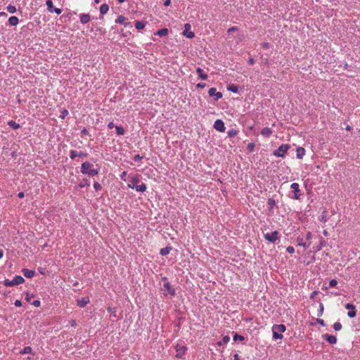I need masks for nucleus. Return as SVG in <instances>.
<instances>
[{"mask_svg": "<svg viewBox=\"0 0 360 360\" xmlns=\"http://www.w3.org/2000/svg\"><path fill=\"white\" fill-rule=\"evenodd\" d=\"M96 168L93 164L89 162H84L82 164L80 167V172L82 174L87 175L89 177H93L99 174L101 167L98 165H96Z\"/></svg>", "mask_w": 360, "mask_h": 360, "instance_id": "f257e3e1", "label": "nucleus"}, {"mask_svg": "<svg viewBox=\"0 0 360 360\" xmlns=\"http://www.w3.org/2000/svg\"><path fill=\"white\" fill-rule=\"evenodd\" d=\"M140 179L139 176L134 175L131 176L130 184H128V187L136 189L138 192H144L146 190V185L143 183L139 184Z\"/></svg>", "mask_w": 360, "mask_h": 360, "instance_id": "f03ea898", "label": "nucleus"}, {"mask_svg": "<svg viewBox=\"0 0 360 360\" xmlns=\"http://www.w3.org/2000/svg\"><path fill=\"white\" fill-rule=\"evenodd\" d=\"M273 338L275 340L283 338L282 333L285 330V326L283 324L274 325L272 327Z\"/></svg>", "mask_w": 360, "mask_h": 360, "instance_id": "7ed1b4c3", "label": "nucleus"}, {"mask_svg": "<svg viewBox=\"0 0 360 360\" xmlns=\"http://www.w3.org/2000/svg\"><path fill=\"white\" fill-rule=\"evenodd\" d=\"M163 281H165V283L163 284V288H162V290L163 291L165 296H169L170 297H174L175 295V289L167 281L166 278H163Z\"/></svg>", "mask_w": 360, "mask_h": 360, "instance_id": "20e7f679", "label": "nucleus"}, {"mask_svg": "<svg viewBox=\"0 0 360 360\" xmlns=\"http://www.w3.org/2000/svg\"><path fill=\"white\" fill-rule=\"evenodd\" d=\"M25 282V279L21 276H15L12 281L9 279H5L4 281V285L7 287L18 285Z\"/></svg>", "mask_w": 360, "mask_h": 360, "instance_id": "39448f33", "label": "nucleus"}, {"mask_svg": "<svg viewBox=\"0 0 360 360\" xmlns=\"http://www.w3.org/2000/svg\"><path fill=\"white\" fill-rule=\"evenodd\" d=\"M290 148V146L288 144H282L277 150L274 151L273 155L276 157L283 158L285 157V153Z\"/></svg>", "mask_w": 360, "mask_h": 360, "instance_id": "423d86ee", "label": "nucleus"}, {"mask_svg": "<svg viewBox=\"0 0 360 360\" xmlns=\"http://www.w3.org/2000/svg\"><path fill=\"white\" fill-rule=\"evenodd\" d=\"M176 354L175 356L179 359L183 358L186 352L187 351V347L181 343H177L175 346Z\"/></svg>", "mask_w": 360, "mask_h": 360, "instance_id": "0eeeda50", "label": "nucleus"}, {"mask_svg": "<svg viewBox=\"0 0 360 360\" xmlns=\"http://www.w3.org/2000/svg\"><path fill=\"white\" fill-rule=\"evenodd\" d=\"M278 232L277 231L271 232V233H266L264 235V238L271 242V243H275L276 240L278 239Z\"/></svg>", "mask_w": 360, "mask_h": 360, "instance_id": "6e6552de", "label": "nucleus"}, {"mask_svg": "<svg viewBox=\"0 0 360 360\" xmlns=\"http://www.w3.org/2000/svg\"><path fill=\"white\" fill-rule=\"evenodd\" d=\"M345 308L349 310V311L347 312V316L349 318H354L356 316V310L355 306L353 304H351V303L346 304Z\"/></svg>", "mask_w": 360, "mask_h": 360, "instance_id": "1a4fd4ad", "label": "nucleus"}, {"mask_svg": "<svg viewBox=\"0 0 360 360\" xmlns=\"http://www.w3.org/2000/svg\"><path fill=\"white\" fill-rule=\"evenodd\" d=\"M208 94L210 97L214 96L215 101H218L222 97V94L219 91H217V89L214 87L210 88L209 89Z\"/></svg>", "mask_w": 360, "mask_h": 360, "instance_id": "9d476101", "label": "nucleus"}, {"mask_svg": "<svg viewBox=\"0 0 360 360\" xmlns=\"http://www.w3.org/2000/svg\"><path fill=\"white\" fill-rule=\"evenodd\" d=\"M214 128L220 132H224L226 129L224 123L221 120H217L214 124Z\"/></svg>", "mask_w": 360, "mask_h": 360, "instance_id": "9b49d317", "label": "nucleus"}, {"mask_svg": "<svg viewBox=\"0 0 360 360\" xmlns=\"http://www.w3.org/2000/svg\"><path fill=\"white\" fill-rule=\"evenodd\" d=\"M126 18L124 15H119L117 18L115 20V22L118 24H123L124 27H132V25L130 22H125Z\"/></svg>", "mask_w": 360, "mask_h": 360, "instance_id": "f8f14e48", "label": "nucleus"}, {"mask_svg": "<svg viewBox=\"0 0 360 360\" xmlns=\"http://www.w3.org/2000/svg\"><path fill=\"white\" fill-rule=\"evenodd\" d=\"M300 186L297 183H292L290 186L291 189L295 192L294 199L298 200L300 198V195L298 193L300 192Z\"/></svg>", "mask_w": 360, "mask_h": 360, "instance_id": "ddd939ff", "label": "nucleus"}, {"mask_svg": "<svg viewBox=\"0 0 360 360\" xmlns=\"http://www.w3.org/2000/svg\"><path fill=\"white\" fill-rule=\"evenodd\" d=\"M79 20L82 24H86L91 20V16L89 13H81L79 15Z\"/></svg>", "mask_w": 360, "mask_h": 360, "instance_id": "4468645a", "label": "nucleus"}, {"mask_svg": "<svg viewBox=\"0 0 360 360\" xmlns=\"http://www.w3.org/2000/svg\"><path fill=\"white\" fill-rule=\"evenodd\" d=\"M22 273L24 276L27 278H31L35 275V271L34 270L28 269H22Z\"/></svg>", "mask_w": 360, "mask_h": 360, "instance_id": "2eb2a0df", "label": "nucleus"}, {"mask_svg": "<svg viewBox=\"0 0 360 360\" xmlns=\"http://www.w3.org/2000/svg\"><path fill=\"white\" fill-rule=\"evenodd\" d=\"M323 338L326 340L330 344H335L337 338L335 336L328 334L323 335Z\"/></svg>", "mask_w": 360, "mask_h": 360, "instance_id": "dca6fc26", "label": "nucleus"}, {"mask_svg": "<svg viewBox=\"0 0 360 360\" xmlns=\"http://www.w3.org/2000/svg\"><path fill=\"white\" fill-rule=\"evenodd\" d=\"M89 302L90 300L88 297H82L77 300V305L81 308H84Z\"/></svg>", "mask_w": 360, "mask_h": 360, "instance_id": "f3484780", "label": "nucleus"}, {"mask_svg": "<svg viewBox=\"0 0 360 360\" xmlns=\"http://www.w3.org/2000/svg\"><path fill=\"white\" fill-rule=\"evenodd\" d=\"M191 28V25L188 23L185 25V30L184 31V35L186 36L187 38L192 39L194 37V33L191 31L189 32H187V30H189Z\"/></svg>", "mask_w": 360, "mask_h": 360, "instance_id": "a211bd4d", "label": "nucleus"}, {"mask_svg": "<svg viewBox=\"0 0 360 360\" xmlns=\"http://www.w3.org/2000/svg\"><path fill=\"white\" fill-rule=\"evenodd\" d=\"M305 154L304 148L298 147L296 150V155L298 159H302Z\"/></svg>", "mask_w": 360, "mask_h": 360, "instance_id": "6ab92c4d", "label": "nucleus"}, {"mask_svg": "<svg viewBox=\"0 0 360 360\" xmlns=\"http://www.w3.org/2000/svg\"><path fill=\"white\" fill-rule=\"evenodd\" d=\"M196 72L200 79L205 80L207 78V75L205 73L203 70L201 69L200 68H198L196 69Z\"/></svg>", "mask_w": 360, "mask_h": 360, "instance_id": "aec40b11", "label": "nucleus"}, {"mask_svg": "<svg viewBox=\"0 0 360 360\" xmlns=\"http://www.w3.org/2000/svg\"><path fill=\"white\" fill-rule=\"evenodd\" d=\"M272 134V130L269 127H264L261 131V134L265 137H269Z\"/></svg>", "mask_w": 360, "mask_h": 360, "instance_id": "412c9836", "label": "nucleus"}, {"mask_svg": "<svg viewBox=\"0 0 360 360\" xmlns=\"http://www.w3.org/2000/svg\"><path fill=\"white\" fill-rule=\"evenodd\" d=\"M297 241L298 245L303 246L305 248H308L310 246V243H307V242L304 241V239L302 238H297Z\"/></svg>", "mask_w": 360, "mask_h": 360, "instance_id": "4be33fe9", "label": "nucleus"}, {"mask_svg": "<svg viewBox=\"0 0 360 360\" xmlns=\"http://www.w3.org/2000/svg\"><path fill=\"white\" fill-rule=\"evenodd\" d=\"M19 20L16 16H11L8 19V23L11 26H15L18 24Z\"/></svg>", "mask_w": 360, "mask_h": 360, "instance_id": "5701e85b", "label": "nucleus"}, {"mask_svg": "<svg viewBox=\"0 0 360 360\" xmlns=\"http://www.w3.org/2000/svg\"><path fill=\"white\" fill-rule=\"evenodd\" d=\"M99 10H100L101 14L105 15L108 13V10H109V6L108 4H103L100 6Z\"/></svg>", "mask_w": 360, "mask_h": 360, "instance_id": "b1692460", "label": "nucleus"}, {"mask_svg": "<svg viewBox=\"0 0 360 360\" xmlns=\"http://www.w3.org/2000/svg\"><path fill=\"white\" fill-rule=\"evenodd\" d=\"M8 125L11 127H12L13 129H18L20 127V125L18 123H16L13 120H10L8 122Z\"/></svg>", "mask_w": 360, "mask_h": 360, "instance_id": "393cba45", "label": "nucleus"}, {"mask_svg": "<svg viewBox=\"0 0 360 360\" xmlns=\"http://www.w3.org/2000/svg\"><path fill=\"white\" fill-rule=\"evenodd\" d=\"M90 185V183L87 179H83L79 184H78V187L79 188H84L85 186H89Z\"/></svg>", "mask_w": 360, "mask_h": 360, "instance_id": "a878e982", "label": "nucleus"}, {"mask_svg": "<svg viewBox=\"0 0 360 360\" xmlns=\"http://www.w3.org/2000/svg\"><path fill=\"white\" fill-rule=\"evenodd\" d=\"M116 133L119 136L124 135L125 130L122 126H115Z\"/></svg>", "mask_w": 360, "mask_h": 360, "instance_id": "bb28decb", "label": "nucleus"}, {"mask_svg": "<svg viewBox=\"0 0 360 360\" xmlns=\"http://www.w3.org/2000/svg\"><path fill=\"white\" fill-rule=\"evenodd\" d=\"M146 26V23L143 21H136L135 22V27L140 30H142Z\"/></svg>", "mask_w": 360, "mask_h": 360, "instance_id": "cd10ccee", "label": "nucleus"}, {"mask_svg": "<svg viewBox=\"0 0 360 360\" xmlns=\"http://www.w3.org/2000/svg\"><path fill=\"white\" fill-rule=\"evenodd\" d=\"M46 4L47 6V9L50 13H52V11L54 8V6L53 5V2L51 0H46Z\"/></svg>", "mask_w": 360, "mask_h": 360, "instance_id": "c85d7f7f", "label": "nucleus"}, {"mask_svg": "<svg viewBox=\"0 0 360 360\" xmlns=\"http://www.w3.org/2000/svg\"><path fill=\"white\" fill-rule=\"evenodd\" d=\"M172 250V248L170 247H166L165 248H162L160 251V253L162 255H167L169 253V252L171 251Z\"/></svg>", "mask_w": 360, "mask_h": 360, "instance_id": "c756f323", "label": "nucleus"}, {"mask_svg": "<svg viewBox=\"0 0 360 360\" xmlns=\"http://www.w3.org/2000/svg\"><path fill=\"white\" fill-rule=\"evenodd\" d=\"M32 349L30 346L25 347L20 352V354H30L32 353Z\"/></svg>", "mask_w": 360, "mask_h": 360, "instance_id": "7c9ffc66", "label": "nucleus"}, {"mask_svg": "<svg viewBox=\"0 0 360 360\" xmlns=\"http://www.w3.org/2000/svg\"><path fill=\"white\" fill-rule=\"evenodd\" d=\"M6 10L10 13H14L16 12V8L15 6H13V5H8L6 7Z\"/></svg>", "mask_w": 360, "mask_h": 360, "instance_id": "2f4dec72", "label": "nucleus"}, {"mask_svg": "<svg viewBox=\"0 0 360 360\" xmlns=\"http://www.w3.org/2000/svg\"><path fill=\"white\" fill-rule=\"evenodd\" d=\"M78 156V153L76 150H71L70 151V158L71 160H75Z\"/></svg>", "mask_w": 360, "mask_h": 360, "instance_id": "473e14b6", "label": "nucleus"}, {"mask_svg": "<svg viewBox=\"0 0 360 360\" xmlns=\"http://www.w3.org/2000/svg\"><path fill=\"white\" fill-rule=\"evenodd\" d=\"M168 30L167 28H163L161 30H159V37H163L167 34Z\"/></svg>", "mask_w": 360, "mask_h": 360, "instance_id": "72a5a7b5", "label": "nucleus"}, {"mask_svg": "<svg viewBox=\"0 0 360 360\" xmlns=\"http://www.w3.org/2000/svg\"><path fill=\"white\" fill-rule=\"evenodd\" d=\"M333 328L336 331H339L342 329V324L340 322H335L333 325Z\"/></svg>", "mask_w": 360, "mask_h": 360, "instance_id": "f704fd0d", "label": "nucleus"}, {"mask_svg": "<svg viewBox=\"0 0 360 360\" xmlns=\"http://www.w3.org/2000/svg\"><path fill=\"white\" fill-rule=\"evenodd\" d=\"M93 186H94V189H95L96 191H101V190L102 189V186H101V185L99 183L96 182V181H95V182L94 183V185H93Z\"/></svg>", "mask_w": 360, "mask_h": 360, "instance_id": "c9c22d12", "label": "nucleus"}, {"mask_svg": "<svg viewBox=\"0 0 360 360\" xmlns=\"http://www.w3.org/2000/svg\"><path fill=\"white\" fill-rule=\"evenodd\" d=\"M34 297V295L32 293H26L25 300L27 302H30L31 301V299Z\"/></svg>", "mask_w": 360, "mask_h": 360, "instance_id": "e433bc0d", "label": "nucleus"}, {"mask_svg": "<svg viewBox=\"0 0 360 360\" xmlns=\"http://www.w3.org/2000/svg\"><path fill=\"white\" fill-rule=\"evenodd\" d=\"M227 134L229 137H233L237 134V131L235 129H231L229 130Z\"/></svg>", "mask_w": 360, "mask_h": 360, "instance_id": "4c0bfd02", "label": "nucleus"}, {"mask_svg": "<svg viewBox=\"0 0 360 360\" xmlns=\"http://www.w3.org/2000/svg\"><path fill=\"white\" fill-rule=\"evenodd\" d=\"M108 311L110 312L114 317H117L116 310L115 308L108 307Z\"/></svg>", "mask_w": 360, "mask_h": 360, "instance_id": "58836bf2", "label": "nucleus"}, {"mask_svg": "<svg viewBox=\"0 0 360 360\" xmlns=\"http://www.w3.org/2000/svg\"><path fill=\"white\" fill-rule=\"evenodd\" d=\"M68 115V111L65 109H64L63 111H61L60 117L61 119H65V117Z\"/></svg>", "mask_w": 360, "mask_h": 360, "instance_id": "ea45409f", "label": "nucleus"}, {"mask_svg": "<svg viewBox=\"0 0 360 360\" xmlns=\"http://www.w3.org/2000/svg\"><path fill=\"white\" fill-rule=\"evenodd\" d=\"M233 340H240V341H243L244 340V337L242 336V335H238V334H236L233 337Z\"/></svg>", "mask_w": 360, "mask_h": 360, "instance_id": "a19ab883", "label": "nucleus"}, {"mask_svg": "<svg viewBox=\"0 0 360 360\" xmlns=\"http://www.w3.org/2000/svg\"><path fill=\"white\" fill-rule=\"evenodd\" d=\"M338 282L335 279H332L330 282H329V286L330 288H333V287H335L336 285H337Z\"/></svg>", "mask_w": 360, "mask_h": 360, "instance_id": "79ce46f5", "label": "nucleus"}, {"mask_svg": "<svg viewBox=\"0 0 360 360\" xmlns=\"http://www.w3.org/2000/svg\"><path fill=\"white\" fill-rule=\"evenodd\" d=\"M142 159V157L140 156L139 155H135L134 157H133V160L135 162H139V161H141V160Z\"/></svg>", "mask_w": 360, "mask_h": 360, "instance_id": "37998d69", "label": "nucleus"}, {"mask_svg": "<svg viewBox=\"0 0 360 360\" xmlns=\"http://www.w3.org/2000/svg\"><path fill=\"white\" fill-rule=\"evenodd\" d=\"M229 90L234 92V93H236L238 91V87L235 85H231L230 86L229 88H228Z\"/></svg>", "mask_w": 360, "mask_h": 360, "instance_id": "c03bdc74", "label": "nucleus"}, {"mask_svg": "<svg viewBox=\"0 0 360 360\" xmlns=\"http://www.w3.org/2000/svg\"><path fill=\"white\" fill-rule=\"evenodd\" d=\"M255 143H250L248 145V149L250 152H252L254 148H255Z\"/></svg>", "mask_w": 360, "mask_h": 360, "instance_id": "a18cd8bd", "label": "nucleus"}, {"mask_svg": "<svg viewBox=\"0 0 360 360\" xmlns=\"http://www.w3.org/2000/svg\"><path fill=\"white\" fill-rule=\"evenodd\" d=\"M89 134V131L86 128H83L81 131V135L82 136H84L86 135Z\"/></svg>", "mask_w": 360, "mask_h": 360, "instance_id": "49530a36", "label": "nucleus"}, {"mask_svg": "<svg viewBox=\"0 0 360 360\" xmlns=\"http://www.w3.org/2000/svg\"><path fill=\"white\" fill-rule=\"evenodd\" d=\"M32 304L36 307H39L41 306V302L39 300H34Z\"/></svg>", "mask_w": 360, "mask_h": 360, "instance_id": "de8ad7c7", "label": "nucleus"}, {"mask_svg": "<svg viewBox=\"0 0 360 360\" xmlns=\"http://www.w3.org/2000/svg\"><path fill=\"white\" fill-rule=\"evenodd\" d=\"M78 156L80 158H86L88 156V153L84 151H80L78 153Z\"/></svg>", "mask_w": 360, "mask_h": 360, "instance_id": "09e8293b", "label": "nucleus"}, {"mask_svg": "<svg viewBox=\"0 0 360 360\" xmlns=\"http://www.w3.org/2000/svg\"><path fill=\"white\" fill-rule=\"evenodd\" d=\"M288 253L292 254L295 252V248L292 246H288L286 249Z\"/></svg>", "mask_w": 360, "mask_h": 360, "instance_id": "8fccbe9b", "label": "nucleus"}, {"mask_svg": "<svg viewBox=\"0 0 360 360\" xmlns=\"http://www.w3.org/2000/svg\"><path fill=\"white\" fill-rule=\"evenodd\" d=\"M127 172L126 171H124L121 175H120V179L122 180V181H127V179H126V176H127Z\"/></svg>", "mask_w": 360, "mask_h": 360, "instance_id": "3c124183", "label": "nucleus"}, {"mask_svg": "<svg viewBox=\"0 0 360 360\" xmlns=\"http://www.w3.org/2000/svg\"><path fill=\"white\" fill-rule=\"evenodd\" d=\"M267 203L269 205L273 207L275 205V200L272 198H269Z\"/></svg>", "mask_w": 360, "mask_h": 360, "instance_id": "603ef678", "label": "nucleus"}, {"mask_svg": "<svg viewBox=\"0 0 360 360\" xmlns=\"http://www.w3.org/2000/svg\"><path fill=\"white\" fill-rule=\"evenodd\" d=\"M52 13H56V14L60 15L62 13V10L60 8H54Z\"/></svg>", "mask_w": 360, "mask_h": 360, "instance_id": "864d4df0", "label": "nucleus"}, {"mask_svg": "<svg viewBox=\"0 0 360 360\" xmlns=\"http://www.w3.org/2000/svg\"><path fill=\"white\" fill-rule=\"evenodd\" d=\"M69 323H70V326H71L72 327L75 328V327L77 326L76 321H75V320H74V319L70 320V321H69Z\"/></svg>", "mask_w": 360, "mask_h": 360, "instance_id": "5fc2aeb1", "label": "nucleus"}, {"mask_svg": "<svg viewBox=\"0 0 360 360\" xmlns=\"http://www.w3.org/2000/svg\"><path fill=\"white\" fill-rule=\"evenodd\" d=\"M14 304L15 307H20L22 306V302L20 300H16L15 302H14Z\"/></svg>", "mask_w": 360, "mask_h": 360, "instance_id": "6e6d98bb", "label": "nucleus"}, {"mask_svg": "<svg viewBox=\"0 0 360 360\" xmlns=\"http://www.w3.org/2000/svg\"><path fill=\"white\" fill-rule=\"evenodd\" d=\"M236 30H238V27L234 26V27H230V28L228 30L227 32H228V33H231V32H234V31H236Z\"/></svg>", "mask_w": 360, "mask_h": 360, "instance_id": "4d7b16f0", "label": "nucleus"}, {"mask_svg": "<svg viewBox=\"0 0 360 360\" xmlns=\"http://www.w3.org/2000/svg\"><path fill=\"white\" fill-rule=\"evenodd\" d=\"M312 238V234L311 232H307L306 234V240H309Z\"/></svg>", "mask_w": 360, "mask_h": 360, "instance_id": "13d9d810", "label": "nucleus"}, {"mask_svg": "<svg viewBox=\"0 0 360 360\" xmlns=\"http://www.w3.org/2000/svg\"><path fill=\"white\" fill-rule=\"evenodd\" d=\"M317 322H318V323H319L322 326H325V323H324V321L323 319H317Z\"/></svg>", "mask_w": 360, "mask_h": 360, "instance_id": "bf43d9fd", "label": "nucleus"}, {"mask_svg": "<svg viewBox=\"0 0 360 360\" xmlns=\"http://www.w3.org/2000/svg\"><path fill=\"white\" fill-rule=\"evenodd\" d=\"M114 127H115V124L112 122H109L108 124V128L110 129H112Z\"/></svg>", "mask_w": 360, "mask_h": 360, "instance_id": "052dcab7", "label": "nucleus"}, {"mask_svg": "<svg viewBox=\"0 0 360 360\" xmlns=\"http://www.w3.org/2000/svg\"><path fill=\"white\" fill-rule=\"evenodd\" d=\"M205 84H204V83H198L197 84L198 88L203 89V88H205Z\"/></svg>", "mask_w": 360, "mask_h": 360, "instance_id": "680f3d73", "label": "nucleus"}, {"mask_svg": "<svg viewBox=\"0 0 360 360\" xmlns=\"http://www.w3.org/2000/svg\"><path fill=\"white\" fill-rule=\"evenodd\" d=\"M229 340H230V338H229V336H227V335H226V336H224V337L223 338V341H224V342H225V343H227V342L229 341Z\"/></svg>", "mask_w": 360, "mask_h": 360, "instance_id": "e2e57ef3", "label": "nucleus"}, {"mask_svg": "<svg viewBox=\"0 0 360 360\" xmlns=\"http://www.w3.org/2000/svg\"><path fill=\"white\" fill-rule=\"evenodd\" d=\"M170 4H171V0H165V1H164V5H165V6H169V5H170Z\"/></svg>", "mask_w": 360, "mask_h": 360, "instance_id": "0e129e2a", "label": "nucleus"}, {"mask_svg": "<svg viewBox=\"0 0 360 360\" xmlns=\"http://www.w3.org/2000/svg\"><path fill=\"white\" fill-rule=\"evenodd\" d=\"M316 295H317V292H316V291H314V292L311 294L310 298H311V299H314Z\"/></svg>", "mask_w": 360, "mask_h": 360, "instance_id": "69168bd1", "label": "nucleus"}, {"mask_svg": "<svg viewBox=\"0 0 360 360\" xmlns=\"http://www.w3.org/2000/svg\"><path fill=\"white\" fill-rule=\"evenodd\" d=\"M24 196H25V194H24L23 192H20L18 194V197L20 198H24Z\"/></svg>", "mask_w": 360, "mask_h": 360, "instance_id": "338daca9", "label": "nucleus"}, {"mask_svg": "<svg viewBox=\"0 0 360 360\" xmlns=\"http://www.w3.org/2000/svg\"><path fill=\"white\" fill-rule=\"evenodd\" d=\"M233 359L234 360H240V356L238 354H235L234 356H233Z\"/></svg>", "mask_w": 360, "mask_h": 360, "instance_id": "774afa93", "label": "nucleus"}]
</instances>
